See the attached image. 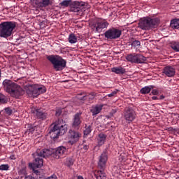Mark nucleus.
I'll use <instances>...</instances> for the list:
<instances>
[{"label":"nucleus","mask_w":179,"mask_h":179,"mask_svg":"<svg viewBox=\"0 0 179 179\" xmlns=\"http://www.w3.org/2000/svg\"><path fill=\"white\" fill-rule=\"evenodd\" d=\"M82 96V94H78V96H77L78 100H86V95H83V96Z\"/></svg>","instance_id":"37"},{"label":"nucleus","mask_w":179,"mask_h":179,"mask_svg":"<svg viewBox=\"0 0 179 179\" xmlns=\"http://www.w3.org/2000/svg\"><path fill=\"white\" fill-rule=\"evenodd\" d=\"M66 148L64 146H59L56 148L55 152L53 153V157L55 159H61L66 155Z\"/></svg>","instance_id":"14"},{"label":"nucleus","mask_w":179,"mask_h":179,"mask_svg":"<svg viewBox=\"0 0 179 179\" xmlns=\"http://www.w3.org/2000/svg\"><path fill=\"white\" fill-rule=\"evenodd\" d=\"M124 117L129 124L136 118V113L132 108H127L124 111Z\"/></svg>","instance_id":"12"},{"label":"nucleus","mask_w":179,"mask_h":179,"mask_svg":"<svg viewBox=\"0 0 179 179\" xmlns=\"http://www.w3.org/2000/svg\"><path fill=\"white\" fill-rule=\"evenodd\" d=\"M62 113V112L59 110H57V111H56L55 115H56L57 117H59V115H61Z\"/></svg>","instance_id":"40"},{"label":"nucleus","mask_w":179,"mask_h":179,"mask_svg":"<svg viewBox=\"0 0 179 179\" xmlns=\"http://www.w3.org/2000/svg\"><path fill=\"white\" fill-rule=\"evenodd\" d=\"M25 90L29 97H37L40 94H42V93H45L47 88L43 85L38 87L36 85H27L25 86Z\"/></svg>","instance_id":"6"},{"label":"nucleus","mask_w":179,"mask_h":179,"mask_svg":"<svg viewBox=\"0 0 179 179\" xmlns=\"http://www.w3.org/2000/svg\"><path fill=\"white\" fill-rule=\"evenodd\" d=\"M152 100H158V98L156 96H152Z\"/></svg>","instance_id":"43"},{"label":"nucleus","mask_w":179,"mask_h":179,"mask_svg":"<svg viewBox=\"0 0 179 179\" xmlns=\"http://www.w3.org/2000/svg\"><path fill=\"white\" fill-rule=\"evenodd\" d=\"M121 34H122V31L114 27L108 29L104 33L105 38L107 40H117L121 37Z\"/></svg>","instance_id":"10"},{"label":"nucleus","mask_w":179,"mask_h":179,"mask_svg":"<svg viewBox=\"0 0 179 179\" xmlns=\"http://www.w3.org/2000/svg\"><path fill=\"white\" fill-rule=\"evenodd\" d=\"M112 72H114V73H116L117 75H124L127 71L125 69L119 66V67H113L111 69Z\"/></svg>","instance_id":"22"},{"label":"nucleus","mask_w":179,"mask_h":179,"mask_svg":"<svg viewBox=\"0 0 179 179\" xmlns=\"http://www.w3.org/2000/svg\"><path fill=\"white\" fill-rule=\"evenodd\" d=\"M80 136H82V134H80V133L74 130H69L68 135L69 143L71 145H74V143H76V142L79 141Z\"/></svg>","instance_id":"13"},{"label":"nucleus","mask_w":179,"mask_h":179,"mask_svg":"<svg viewBox=\"0 0 179 179\" xmlns=\"http://www.w3.org/2000/svg\"><path fill=\"white\" fill-rule=\"evenodd\" d=\"M4 90L9 93L11 97L19 99L24 94V90L20 85L12 82L10 80H5L3 82Z\"/></svg>","instance_id":"2"},{"label":"nucleus","mask_w":179,"mask_h":179,"mask_svg":"<svg viewBox=\"0 0 179 179\" xmlns=\"http://www.w3.org/2000/svg\"><path fill=\"white\" fill-rule=\"evenodd\" d=\"M163 73L167 78H173L176 75V69L171 66H166L163 69Z\"/></svg>","instance_id":"17"},{"label":"nucleus","mask_w":179,"mask_h":179,"mask_svg":"<svg viewBox=\"0 0 179 179\" xmlns=\"http://www.w3.org/2000/svg\"><path fill=\"white\" fill-rule=\"evenodd\" d=\"M68 40L70 44H76L78 43V36L75 34L71 33L69 35Z\"/></svg>","instance_id":"23"},{"label":"nucleus","mask_w":179,"mask_h":179,"mask_svg":"<svg viewBox=\"0 0 179 179\" xmlns=\"http://www.w3.org/2000/svg\"><path fill=\"white\" fill-rule=\"evenodd\" d=\"M80 115H81L80 113H76L74 115L73 120V123H72L73 128L78 129L79 125H80V124H82V120H80Z\"/></svg>","instance_id":"18"},{"label":"nucleus","mask_w":179,"mask_h":179,"mask_svg":"<svg viewBox=\"0 0 179 179\" xmlns=\"http://www.w3.org/2000/svg\"><path fill=\"white\" fill-rule=\"evenodd\" d=\"M8 101V99H6V96L5 95L0 94V103H5Z\"/></svg>","instance_id":"32"},{"label":"nucleus","mask_w":179,"mask_h":179,"mask_svg":"<svg viewBox=\"0 0 179 179\" xmlns=\"http://www.w3.org/2000/svg\"><path fill=\"white\" fill-rule=\"evenodd\" d=\"M157 24H159V19L147 17L140 20L138 27L140 29H142V30H150V29L157 26Z\"/></svg>","instance_id":"8"},{"label":"nucleus","mask_w":179,"mask_h":179,"mask_svg":"<svg viewBox=\"0 0 179 179\" xmlns=\"http://www.w3.org/2000/svg\"><path fill=\"white\" fill-rule=\"evenodd\" d=\"M171 47L173 51L176 52H179V41H172L171 43Z\"/></svg>","instance_id":"26"},{"label":"nucleus","mask_w":179,"mask_h":179,"mask_svg":"<svg viewBox=\"0 0 179 179\" xmlns=\"http://www.w3.org/2000/svg\"><path fill=\"white\" fill-rule=\"evenodd\" d=\"M88 96H89V99H94V97H96V94H94V93H91V94H90L89 95H88Z\"/></svg>","instance_id":"39"},{"label":"nucleus","mask_w":179,"mask_h":179,"mask_svg":"<svg viewBox=\"0 0 179 179\" xmlns=\"http://www.w3.org/2000/svg\"><path fill=\"white\" fill-rule=\"evenodd\" d=\"M170 26L171 29L179 30V19H173L171 20Z\"/></svg>","instance_id":"24"},{"label":"nucleus","mask_w":179,"mask_h":179,"mask_svg":"<svg viewBox=\"0 0 179 179\" xmlns=\"http://www.w3.org/2000/svg\"><path fill=\"white\" fill-rule=\"evenodd\" d=\"M0 78H1V70H0Z\"/></svg>","instance_id":"47"},{"label":"nucleus","mask_w":179,"mask_h":179,"mask_svg":"<svg viewBox=\"0 0 179 179\" xmlns=\"http://www.w3.org/2000/svg\"><path fill=\"white\" fill-rule=\"evenodd\" d=\"M83 149H84L85 150H87V149H89V146H87V145H84Z\"/></svg>","instance_id":"42"},{"label":"nucleus","mask_w":179,"mask_h":179,"mask_svg":"<svg viewBox=\"0 0 179 179\" xmlns=\"http://www.w3.org/2000/svg\"><path fill=\"white\" fill-rule=\"evenodd\" d=\"M34 132H36V127L33 126V125H29L27 128V133L29 134V135H33V134H34Z\"/></svg>","instance_id":"28"},{"label":"nucleus","mask_w":179,"mask_h":179,"mask_svg":"<svg viewBox=\"0 0 179 179\" xmlns=\"http://www.w3.org/2000/svg\"><path fill=\"white\" fill-rule=\"evenodd\" d=\"M77 179H85V178L82 176H78Z\"/></svg>","instance_id":"44"},{"label":"nucleus","mask_w":179,"mask_h":179,"mask_svg":"<svg viewBox=\"0 0 179 179\" xmlns=\"http://www.w3.org/2000/svg\"><path fill=\"white\" fill-rule=\"evenodd\" d=\"M141 46V41H134L132 43H131V47H134V48H136V47H139Z\"/></svg>","instance_id":"33"},{"label":"nucleus","mask_w":179,"mask_h":179,"mask_svg":"<svg viewBox=\"0 0 179 179\" xmlns=\"http://www.w3.org/2000/svg\"><path fill=\"white\" fill-rule=\"evenodd\" d=\"M92 132V126L90 125H85V129L84 130V135L87 136L89 134Z\"/></svg>","instance_id":"30"},{"label":"nucleus","mask_w":179,"mask_h":179,"mask_svg":"<svg viewBox=\"0 0 179 179\" xmlns=\"http://www.w3.org/2000/svg\"><path fill=\"white\" fill-rule=\"evenodd\" d=\"M72 1L71 0H64L60 3L61 6H65L66 8L70 6Z\"/></svg>","instance_id":"29"},{"label":"nucleus","mask_w":179,"mask_h":179,"mask_svg":"<svg viewBox=\"0 0 179 179\" xmlns=\"http://www.w3.org/2000/svg\"><path fill=\"white\" fill-rule=\"evenodd\" d=\"M46 58L50 61L52 65H53V69L56 71H63L66 66V61L59 55H47Z\"/></svg>","instance_id":"4"},{"label":"nucleus","mask_w":179,"mask_h":179,"mask_svg":"<svg viewBox=\"0 0 179 179\" xmlns=\"http://www.w3.org/2000/svg\"><path fill=\"white\" fill-rule=\"evenodd\" d=\"M152 93H153V94H156L157 93V91H156V90H154L152 91Z\"/></svg>","instance_id":"46"},{"label":"nucleus","mask_w":179,"mask_h":179,"mask_svg":"<svg viewBox=\"0 0 179 179\" xmlns=\"http://www.w3.org/2000/svg\"><path fill=\"white\" fill-rule=\"evenodd\" d=\"M31 112L35 114L38 120H44L47 118V113L36 109L35 110H31Z\"/></svg>","instance_id":"19"},{"label":"nucleus","mask_w":179,"mask_h":179,"mask_svg":"<svg viewBox=\"0 0 179 179\" xmlns=\"http://www.w3.org/2000/svg\"><path fill=\"white\" fill-rule=\"evenodd\" d=\"M19 174L21 176V177H23V176H26V168H22L19 171Z\"/></svg>","instance_id":"35"},{"label":"nucleus","mask_w":179,"mask_h":179,"mask_svg":"<svg viewBox=\"0 0 179 179\" xmlns=\"http://www.w3.org/2000/svg\"><path fill=\"white\" fill-rule=\"evenodd\" d=\"M117 90L116 91H113V92H111L110 94H108V97H113V96H115V94H117Z\"/></svg>","instance_id":"38"},{"label":"nucleus","mask_w":179,"mask_h":179,"mask_svg":"<svg viewBox=\"0 0 179 179\" xmlns=\"http://www.w3.org/2000/svg\"><path fill=\"white\" fill-rule=\"evenodd\" d=\"M107 160H108V157L107 156V153L103 152L100 156L98 162V167L101 169V170H104L106 169V164H107Z\"/></svg>","instance_id":"15"},{"label":"nucleus","mask_w":179,"mask_h":179,"mask_svg":"<svg viewBox=\"0 0 179 179\" xmlns=\"http://www.w3.org/2000/svg\"><path fill=\"white\" fill-rule=\"evenodd\" d=\"M153 89V85H150V86H145L143 87L140 92L141 94H148V93H150V90Z\"/></svg>","instance_id":"25"},{"label":"nucleus","mask_w":179,"mask_h":179,"mask_svg":"<svg viewBox=\"0 0 179 179\" xmlns=\"http://www.w3.org/2000/svg\"><path fill=\"white\" fill-rule=\"evenodd\" d=\"M24 179H36V178H34L31 176H27L24 178Z\"/></svg>","instance_id":"41"},{"label":"nucleus","mask_w":179,"mask_h":179,"mask_svg":"<svg viewBox=\"0 0 179 179\" xmlns=\"http://www.w3.org/2000/svg\"><path fill=\"white\" fill-rule=\"evenodd\" d=\"M16 29V22L8 21L3 22L0 24V37L8 38L10 37L13 33V30Z\"/></svg>","instance_id":"5"},{"label":"nucleus","mask_w":179,"mask_h":179,"mask_svg":"<svg viewBox=\"0 0 179 179\" xmlns=\"http://www.w3.org/2000/svg\"><path fill=\"white\" fill-rule=\"evenodd\" d=\"M110 24L106 20H98L90 24V27L92 30H95L96 33H101L103 29H107Z\"/></svg>","instance_id":"9"},{"label":"nucleus","mask_w":179,"mask_h":179,"mask_svg":"<svg viewBox=\"0 0 179 179\" xmlns=\"http://www.w3.org/2000/svg\"><path fill=\"white\" fill-rule=\"evenodd\" d=\"M37 8H47L49 5H52V0H33Z\"/></svg>","instance_id":"16"},{"label":"nucleus","mask_w":179,"mask_h":179,"mask_svg":"<svg viewBox=\"0 0 179 179\" xmlns=\"http://www.w3.org/2000/svg\"><path fill=\"white\" fill-rule=\"evenodd\" d=\"M73 159L72 158H67L66 160V164L68 167H71V166H73Z\"/></svg>","instance_id":"31"},{"label":"nucleus","mask_w":179,"mask_h":179,"mask_svg":"<svg viewBox=\"0 0 179 179\" xmlns=\"http://www.w3.org/2000/svg\"><path fill=\"white\" fill-rule=\"evenodd\" d=\"M127 61L131 64H144L146 61V57L141 54H130L126 57Z\"/></svg>","instance_id":"11"},{"label":"nucleus","mask_w":179,"mask_h":179,"mask_svg":"<svg viewBox=\"0 0 179 179\" xmlns=\"http://www.w3.org/2000/svg\"><path fill=\"white\" fill-rule=\"evenodd\" d=\"M68 131V126L64 123V120L59 119L57 120L52 129L49 131L52 139H57L59 136H62Z\"/></svg>","instance_id":"3"},{"label":"nucleus","mask_w":179,"mask_h":179,"mask_svg":"<svg viewBox=\"0 0 179 179\" xmlns=\"http://www.w3.org/2000/svg\"><path fill=\"white\" fill-rule=\"evenodd\" d=\"M163 99H164V95H161L160 96V100H163Z\"/></svg>","instance_id":"45"},{"label":"nucleus","mask_w":179,"mask_h":179,"mask_svg":"<svg viewBox=\"0 0 179 179\" xmlns=\"http://www.w3.org/2000/svg\"><path fill=\"white\" fill-rule=\"evenodd\" d=\"M70 12H73L78 16H82L86 12V3L83 1H75L70 4Z\"/></svg>","instance_id":"7"},{"label":"nucleus","mask_w":179,"mask_h":179,"mask_svg":"<svg viewBox=\"0 0 179 179\" xmlns=\"http://www.w3.org/2000/svg\"><path fill=\"white\" fill-rule=\"evenodd\" d=\"M0 170H1V171L9 170V165H8V164H1V165H0Z\"/></svg>","instance_id":"34"},{"label":"nucleus","mask_w":179,"mask_h":179,"mask_svg":"<svg viewBox=\"0 0 179 179\" xmlns=\"http://www.w3.org/2000/svg\"><path fill=\"white\" fill-rule=\"evenodd\" d=\"M95 177L96 179H106V174L103 171H98L95 173Z\"/></svg>","instance_id":"27"},{"label":"nucleus","mask_w":179,"mask_h":179,"mask_svg":"<svg viewBox=\"0 0 179 179\" xmlns=\"http://www.w3.org/2000/svg\"><path fill=\"white\" fill-rule=\"evenodd\" d=\"M51 155H52V152L48 149L37 150L36 152L32 154V156L35 158V160L34 163L29 164V167L32 169L34 174H36V176H40V171H38V170H36V169L43 167L44 162L41 157H48V156H51Z\"/></svg>","instance_id":"1"},{"label":"nucleus","mask_w":179,"mask_h":179,"mask_svg":"<svg viewBox=\"0 0 179 179\" xmlns=\"http://www.w3.org/2000/svg\"><path fill=\"white\" fill-rule=\"evenodd\" d=\"M107 139V136L103 133H101L98 135L97 142L99 146H103Z\"/></svg>","instance_id":"21"},{"label":"nucleus","mask_w":179,"mask_h":179,"mask_svg":"<svg viewBox=\"0 0 179 179\" xmlns=\"http://www.w3.org/2000/svg\"><path fill=\"white\" fill-rule=\"evenodd\" d=\"M4 110L6 114H8V115H12L13 111H12V109H10V108H6Z\"/></svg>","instance_id":"36"},{"label":"nucleus","mask_w":179,"mask_h":179,"mask_svg":"<svg viewBox=\"0 0 179 179\" xmlns=\"http://www.w3.org/2000/svg\"><path fill=\"white\" fill-rule=\"evenodd\" d=\"M101 110H103V105H95L92 106L90 111L92 115H97V114H100Z\"/></svg>","instance_id":"20"}]
</instances>
